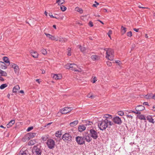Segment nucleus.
Masks as SVG:
<instances>
[{
	"instance_id": "obj_1",
	"label": "nucleus",
	"mask_w": 155,
	"mask_h": 155,
	"mask_svg": "<svg viewBox=\"0 0 155 155\" xmlns=\"http://www.w3.org/2000/svg\"><path fill=\"white\" fill-rule=\"evenodd\" d=\"M98 123V127L101 130H104L108 126H110L114 124L110 120L107 119H102L99 121Z\"/></svg>"
},
{
	"instance_id": "obj_2",
	"label": "nucleus",
	"mask_w": 155,
	"mask_h": 155,
	"mask_svg": "<svg viewBox=\"0 0 155 155\" xmlns=\"http://www.w3.org/2000/svg\"><path fill=\"white\" fill-rule=\"evenodd\" d=\"M104 50L106 51V58L110 61L113 60L114 57L113 50L111 48H107L105 49Z\"/></svg>"
},
{
	"instance_id": "obj_3",
	"label": "nucleus",
	"mask_w": 155,
	"mask_h": 155,
	"mask_svg": "<svg viewBox=\"0 0 155 155\" xmlns=\"http://www.w3.org/2000/svg\"><path fill=\"white\" fill-rule=\"evenodd\" d=\"M77 67V65L74 63H68L64 66V68L66 69H71L76 71H78L76 69Z\"/></svg>"
},
{
	"instance_id": "obj_4",
	"label": "nucleus",
	"mask_w": 155,
	"mask_h": 155,
	"mask_svg": "<svg viewBox=\"0 0 155 155\" xmlns=\"http://www.w3.org/2000/svg\"><path fill=\"white\" fill-rule=\"evenodd\" d=\"M89 134L93 139L96 140L98 137V133L95 130L92 129L90 130Z\"/></svg>"
},
{
	"instance_id": "obj_5",
	"label": "nucleus",
	"mask_w": 155,
	"mask_h": 155,
	"mask_svg": "<svg viewBox=\"0 0 155 155\" xmlns=\"http://www.w3.org/2000/svg\"><path fill=\"white\" fill-rule=\"evenodd\" d=\"M32 152L35 155H41V150L37 146H35L32 149Z\"/></svg>"
},
{
	"instance_id": "obj_6",
	"label": "nucleus",
	"mask_w": 155,
	"mask_h": 155,
	"mask_svg": "<svg viewBox=\"0 0 155 155\" xmlns=\"http://www.w3.org/2000/svg\"><path fill=\"white\" fill-rule=\"evenodd\" d=\"M36 135V133H31L28 134L26 135L22 139V140L23 141H25L26 140H24L25 139L27 140H29L30 139L32 138L35 137Z\"/></svg>"
},
{
	"instance_id": "obj_7",
	"label": "nucleus",
	"mask_w": 155,
	"mask_h": 155,
	"mask_svg": "<svg viewBox=\"0 0 155 155\" xmlns=\"http://www.w3.org/2000/svg\"><path fill=\"white\" fill-rule=\"evenodd\" d=\"M47 144L48 147L50 149H53L54 147V142L52 139H48L47 141Z\"/></svg>"
},
{
	"instance_id": "obj_8",
	"label": "nucleus",
	"mask_w": 155,
	"mask_h": 155,
	"mask_svg": "<svg viewBox=\"0 0 155 155\" xmlns=\"http://www.w3.org/2000/svg\"><path fill=\"white\" fill-rule=\"evenodd\" d=\"M84 139L83 137L78 136L76 138V140L78 144L81 145L85 143Z\"/></svg>"
},
{
	"instance_id": "obj_9",
	"label": "nucleus",
	"mask_w": 155,
	"mask_h": 155,
	"mask_svg": "<svg viewBox=\"0 0 155 155\" xmlns=\"http://www.w3.org/2000/svg\"><path fill=\"white\" fill-rule=\"evenodd\" d=\"M72 110L71 107H65L60 110L61 113L62 114H66L70 112Z\"/></svg>"
},
{
	"instance_id": "obj_10",
	"label": "nucleus",
	"mask_w": 155,
	"mask_h": 155,
	"mask_svg": "<svg viewBox=\"0 0 155 155\" xmlns=\"http://www.w3.org/2000/svg\"><path fill=\"white\" fill-rule=\"evenodd\" d=\"M62 138L65 141H70L71 140L72 137L69 134L65 133L63 136Z\"/></svg>"
},
{
	"instance_id": "obj_11",
	"label": "nucleus",
	"mask_w": 155,
	"mask_h": 155,
	"mask_svg": "<svg viewBox=\"0 0 155 155\" xmlns=\"http://www.w3.org/2000/svg\"><path fill=\"white\" fill-rule=\"evenodd\" d=\"M113 122L116 124L120 125L121 124L122 121L120 118L118 116L114 117L112 119Z\"/></svg>"
},
{
	"instance_id": "obj_12",
	"label": "nucleus",
	"mask_w": 155,
	"mask_h": 155,
	"mask_svg": "<svg viewBox=\"0 0 155 155\" xmlns=\"http://www.w3.org/2000/svg\"><path fill=\"white\" fill-rule=\"evenodd\" d=\"M11 66L14 68V71L15 73H17L18 72V66L16 64L11 63Z\"/></svg>"
},
{
	"instance_id": "obj_13",
	"label": "nucleus",
	"mask_w": 155,
	"mask_h": 155,
	"mask_svg": "<svg viewBox=\"0 0 155 155\" xmlns=\"http://www.w3.org/2000/svg\"><path fill=\"white\" fill-rule=\"evenodd\" d=\"M45 34L48 38H49V39L52 40H56V41L58 40V39H57V38H56L54 36H52L49 34H48L46 33H45Z\"/></svg>"
},
{
	"instance_id": "obj_14",
	"label": "nucleus",
	"mask_w": 155,
	"mask_h": 155,
	"mask_svg": "<svg viewBox=\"0 0 155 155\" xmlns=\"http://www.w3.org/2000/svg\"><path fill=\"white\" fill-rule=\"evenodd\" d=\"M135 109L136 111H142L145 109V107L142 105H139L137 106Z\"/></svg>"
},
{
	"instance_id": "obj_15",
	"label": "nucleus",
	"mask_w": 155,
	"mask_h": 155,
	"mask_svg": "<svg viewBox=\"0 0 155 155\" xmlns=\"http://www.w3.org/2000/svg\"><path fill=\"white\" fill-rule=\"evenodd\" d=\"M86 129V127L84 125H82L78 127V129L79 131L81 132L84 130Z\"/></svg>"
},
{
	"instance_id": "obj_16",
	"label": "nucleus",
	"mask_w": 155,
	"mask_h": 155,
	"mask_svg": "<svg viewBox=\"0 0 155 155\" xmlns=\"http://www.w3.org/2000/svg\"><path fill=\"white\" fill-rule=\"evenodd\" d=\"M15 123V120H11L6 125L7 128H9L12 127Z\"/></svg>"
},
{
	"instance_id": "obj_17",
	"label": "nucleus",
	"mask_w": 155,
	"mask_h": 155,
	"mask_svg": "<svg viewBox=\"0 0 155 155\" xmlns=\"http://www.w3.org/2000/svg\"><path fill=\"white\" fill-rule=\"evenodd\" d=\"M91 58L93 61H96L100 59V57L97 55H93L91 56Z\"/></svg>"
},
{
	"instance_id": "obj_18",
	"label": "nucleus",
	"mask_w": 155,
	"mask_h": 155,
	"mask_svg": "<svg viewBox=\"0 0 155 155\" xmlns=\"http://www.w3.org/2000/svg\"><path fill=\"white\" fill-rule=\"evenodd\" d=\"M53 77L54 79L55 80H58L61 79L62 78V76L60 74H54Z\"/></svg>"
},
{
	"instance_id": "obj_19",
	"label": "nucleus",
	"mask_w": 155,
	"mask_h": 155,
	"mask_svg": "<svg viewBox=\"0 0 155 155\" xmlns=\"http://www.w3.org/2000/svg\"><path fill=\"white\" fill-rule=\"evenodd\" d=\"M31 53L32 56L34 58H37L38 56V54L36 51H32L31 52Z\"/></svg>"
},
{
	"instance_id": "obj_20",
	"label": "nucleus",
	"mask_w": 155,
	"mask_h": 155,
	"mask_svg": "<svg viewBox=\"0 0 155 155\" xmlns=\"http://www.w3.org/2000/svg\"><path fill=\"white\" fill-rule=\"evenodd\" d=\"M0 68L4 69L7 68L4 62L2 61H0Z\"/></svg>"
},
{
	"instance_id": "obj_21",
	"label": "nucleus",
	"mask_w": 155,
	"mask_h": 155,
	"mask_svg": "<svg viewBox=\"0 0 155 155\" xmlns=\"http://www.w3.org/2000/svg\"><path fill=\"white\" fill-rule=\"evenodd\" d=\"M103 117L105 119H107V120H109L110 119H112V115L108 114L104 115Z\"/></svg>"
},
{
	"instance_id": "obj_22",
	"label": "nucleus",
	"mask_w": 155,
	"mask_h": 155,
	"mask_svg": "<svg viewBox=\"0 0 155 155\" xmlns=\"http://www.w3.org/2000/svg\"><path fill=\"white\" fill-rule=\"evenodd\" d=\"M153 94L152 93L148 94L147 95H145L144 98L146 99H153Z\"/></svg>"
},
{
	"instance_id": "obj_23",
	"label": "nucleus",
	"mask_w": 155,
	"mask_h": 155,
	"mask_svg": "<svg viewBox=\"0 0 155 155\" xmlns=\"http://www.w3.org/2000/svg\"><path fill=\"white\" fill-rule=\"evenodd\" d=\"M20 89L19 86L18 85L15 86L13 89V92L14 93L16 92Z\"/></svg>"
},
{
	"instance_id": "obj_24",
	"label": "nucleus",
	"mask_w": 155,
	"mask_h": 155,
	"mask_svg": "<svg viewBox=\"0 0 155 155\" xmlns=\"http://www.w3.org/2000/svg\"><path fill=\"white\" fill-rule=\"evenodd\" d=\"M78 123V120H76L74 121L71 122L70 124L71 126L74 127Z\"/></svg>"
},
{
	"instance_id": "obj_25",
	"label": "nucleus",
	"mask_w": 155,
	"mask_h": 155,
	"mask_svg": "<svg viewBox=\"0 0 155 155\" xmlns=\"http://www.w3.org/2000/svg\"><path fill=\"white\" fill-rule=\"evenodd\" d=\"M84 139V140H86V141L89 142L91 140V138L88 136H86L83 137Z\"/></svg>"
},
{
	"instance_id": "obj_26",
	"label": "nucleus",
	"mask_w": 155,
	"mask_h": 155,
	"mask_svg": "<svg viewBox=\"0 0 155 155\" xmlns=\"http://www.w3.org/2000/svg\"><path fill=\"white\" fill-rule=\"evenodd\" d=\"M7 76L6 72L0 69V76Z\"/></svg>"
},
{
	"instance_id": "obj_27",
	"label": "nucleus",
	"mask_w": 155,
	"mask_h": 155,
	"mask_svg": "<svg viewBox=\"0 0 155 155\" xmlns=\"http://www.w3.org/2000/svg\"><path fill=\"white\" fill-rule=\"evenodd\" d=\"M75 10V11L78 12L80 14H82L83 12L82 9L78 7H76Z\"/></svg>"
},
{
	"instance_id": "obj_28",
	"label": "nucleus",
	"mask_w": 155,
	"mask_h": 155,
	"mask_svg": "<svg viewBox=\"0 0 155 155\" xmlns=\"http://www.w3.org/2000/svg\"><path fill=\"white\" fill-rule=\"evenodd\" d=\"M147 118L149 122L153 124L154 123L153 119L150 116H147Z\"/></svg>"
},
{
	"instance_id": "obj_29",
	"label": "nucleus",
	"mask_w": 155,
	"mask_h": 155,
	"mask_svg": "<svg viewBox=\"0 0 155 155\" xmlns=\"http://www.w3.org/2000/svg\"><path fill=\"white\" fill-rule=\"evenodd\" d=\"M57 39H58V41H59L61 42H65L67 41V39H65V38H64L62 37H60L59 38H57Z\"/></svg>"
},
{
	"instance_id": "obj_30",
	"label": "nucleus",
	"mask_w": 155,
	"mask_h": 155,
	"mask_svg": "<svg viewBox=\"0 0 155 155\" xmlns=\"http://www.w3.org/2000/svg\"><path fill=\"white\" fill-rule=\"evenodd\" d=\"M36 141L35 140H31L28 143V145L29 146L33 145L36 143Z\"/></svg>"
},
{
	"instance_id": "obj_31",
	"label": "nucleus",
	"mask_w": 155,
	"mask_h": 155,
	"mask_svg": "<svg viewBox=\"0 0 155 155\" xmlns=\"http://www.w3.org/2000/svg\"><path fill=\"white\" fill-rule=\"evenodd\" d=\"M137 117L138 118L141 120H146V118L145 116L142 114H140L139 115H137Z\"/></svg>"
},
{
	"instance_id": "obj_32",
	"label": "nucleus",
	"mask_w": 155,
	"mask_h": 155,
	"mask_svg": "<svg viewBox=\"0 0 155 155\" xmlns=\"http://www.w3.org/2000/svg\"><path fill=\"white\" fill-rule=\"evenodd\" d=\"M3 60L5 62V63L8 64H10V61L8 60V59L7 57H4L3 58Z\"/></svg>"
},
{
	"instance_id": "obj_33",
	"label": "nucleus",
	"mask_w": 155,
	"mask_h": 155,
	"mask_svg": "<svg viewBox=\"0 0 155 155\" xmlns=\"http://www.w3.org/2000/svg\"><path fill=\"white\" fill-rule=\"evenodd\" d=\"M64 0H58L56 1V3H58V5H60L64 3Z\"/></svg>"
},
{
	"instance_id": "obj_34",
	"label": "nucleus",
	"mask_w": 155,
	"mask_h": 155,
	"mask_svg": "<svg viewBox=\"0 0 155 155\" xmlns=\"http://www.w3.org/2000/svg\"><path fill=\"white\" fill-rule=\"evenodd\" d=\"M78 47L81 52L83 53H84V51L86 50V48L84 47H82L81 45H78Z\"/></svg>"
},
{
	"instance_id": "obj_35",
	"label": "nucleus",
	"mask_w": 155,
	"mask_h": 155,
	"mask_svg": "<svg viewBox=\"0 0 155 155\" xmlns=\"http://www.w3.org/2000/svg\"><path fill=\"white\" fill-rule=\"evenodd\" d=\"M121 29L122 30V34L123 35L126 32L127 28L122 26L121 28Z\"/></svg>"
},
{
	"instance_id": "obj_36",
	"label": "nucleus",
	"mask_w": 155,
	"mask_h": 155,
	"mask_svg": "<svg viewBox=\"0 0 155 155\" xmlns=\"http://www.w3.org/2000/svg\"><path fill=\"white\" fill-rule=\"evenodd\" d=\"M61 132L59 131H57L55 133V136L58 137H60L61 136Z\"/></svg>"
},
{
	"instance_id": "obj_37",
	"label": "nucleus",
	"mask_w": 155,
	"mask_h": 155,
	"mask_svg": "<svg viewBox=\"0 0 155 155\" xmlns=\"http://www.w3.org/2000/svg\"><path fill=\"white\" fill-rule=\"evenodd\" d=\"M85 122L86 124L85 125L86 126H87L88 125L91 126L93 124L92 122L90 121H85Z\"/></svg>"
},
{
	"instance_id": "obj_38",
	"label": "nucleus",
	"mask_w": 155,
	"mask_h": 155,
	"mask_svg": "<svg viewBox=\"0 0 155 155\" xmlns=\"http://www.w3.org/2000/svg\"><path fill=\"white\" fill-rule=\"evenodd\" d=\"M28 151H25L22 153H20L18 155H28Z\"/></svg>"
},
{
	"instance_id": "obj_39",
	"label": "nucleus",
	"mask_w": 155,
	"mask_h": 155,
	"mask_svg": "<svg viewBox=\"0 0 155 155\" xmlns=\"http://www.w3.org/2000/svg\"><path fill=\"white\" fill-rule=\"evenodd\" d=\"M7 86V85L6 84H3L0 86V89H3L6 87Z\"/></svg>"
},
{
	"instance_id": "obj_40",
	"label": "nucleus",
	"mask_w": 155,
	"mask_h": 155,
	"mask_svg": "<svg viewBox=\"0 0 155 155\" xmlns=\"http://www.w3.org/2000/svg\"><path fill=\"white\" fill-rule=\"evenodd\" d=\"M87 97L91 98V99H93L94 98V97L93 95H92V94L91 93H89L87 95Z\"/></svg>"
},
{
	"instance_id": "obj_41",
	"label": "nucleus",
	"mask_w": 155,
	"mask_h": 155,
	"mask_svg": "<svg viewBox=\"0 0 155 155\" xmlns=\"http://www.w3.org/2000/svg\"><path fill=\"white\" fill-rule=\"evenodd\" d=\"M60 8L61 10L63 12L65 11L67 9L65 6L63 5L61 6L60 7Z\"/></svg>"
},
{
	"instance_id": "obj_42",
	"label": "nucleus",
	"mask_w": 155,
	"mask_h": 155,
	"mask_svg": "<svg viewBox=\"0 0 155 155\" xmlns=\"http://www.w3.org/2000/svg\"><path fill=\"white\" fill-rule=\"evenodd\" d=\"M41 51L42 53L44 55H45L47 54V51L45 49H42Z\"/></svg>"
},
{
	"instance_id": "obj_43",
	"label": "nucleus",
	"mask_w": 155,
	"mask_h": 155,
	"mask_svg": "<svg viewBox=\"0 0 155 155\" xmlns=\"http://www.w3.org/2000/svg\"><path fill=\"white\" fill-rule=\"evenodd\" d=\"M117 114L118 115L122 116L124 114V112L122 111H119L117 112Z\"/></svg>"
},
{
	"instance_id": "obj_44",
	"label": "nucleus",
	"mask_w": 155,
	"mask_h": 155,
	"mask_svg": "<svg viewBox=\"0 0 155 155\" xmlns=\"http://www.w3.org/2000/svg\"><path fill=\"white\" fill-rule=\"evenodd\" d=\"M127 35L128 37H131L132 35V33L131 31H130L127 33Z\"/></svg>"
},
{
	"instance_id": "obj_45",
	"label": "nucleus",
	"mask_w": 155,
	"mask_h": 155,
	"mask_svg": "<svg viewBox=\"0 0 155 155\" xmlns=\"http://www.w3.org/2000/svg\"><path fill=\"white\" fill-rule=\"evenodd\" d=\"M93 81L92 82L93 83H95L97 81V78L96 77H94L93 78Z\"/></svg>"
},
{
	"instance_id": "obj_46",
	"label": "nucleus",
	"mask_w": 155,
	"mask_h": 155,
	"mask_svg": "<svg viewBox=\"0 0 155 155\" xmlns=\"http://www.w3.org/2000/svg\"><path fill=\"white\" fill-rule=\"evenodd\" d=\"M33 129V127L31 126V127H29L28 128V129L27 130V131L28 132L30 131L31 130Z\"/></svg>"
},
{
	"instance_id": "obj_47",
	"label": "nucleus",
	"mask_w": 155,
	"mask_h": 155,
	"mask_svg": "<svg viewBox=\"0 0 155 155\" xmlns=\"http://www.w3.org/2000/svg\"><path fill=\"white\" fill-rule=\"evenodd\" d=\"M89 25L91 27H92L93 26V22L91 21H90L89 22Z\"/></svg>"
},
{
	"instance_id": "obj_48",
	"label": "nucleus",
	"mask_w": 155,
	"mask_h": 155,
	"mask_svg": "<svg viewBox=\"0 0 155 155\" xmlns=\"http://www.w3.org/2000/svg\"><path fill=\"white\" fill-rule=\"evenodd\" d=\"M107 64L109 66H110L112 65V63L110 61H108L107 62Z\"/></svg>"
},
{
	"instance_id": "obj_49",
	"label": "nucleus",
	"mask_w": 155,
	"mask_h": 155,
	"mask_svg": "<svg viewBox=\"0 0 155 155\" xmlns=\"http://www.w3.org/2000/svg\"><path fill=\"white\" fill-rule=\"evenodd\" d=\"M127 118H130L131 119H132L133 117L131 115H127Z\"/></svg>"
},
{
	"instance_id": "obj_50",
	"label": "nucleus",
	"mask_w": 155,
	"mask_h": 155,
	"mask_svg": "<svg viewBox=\"0 0 155 155\" xmlns=\"http://www.w3.org/2000/svg\"><path fill=\"white\" fill-rule=\"evenodd\" d=\"M112 33V31L111 30H110L107 33L108 35H110Z\"/></svg>"
},
{
	"instance_id": "obj_51",
	"label": "nucleus",
	"mask_w": 155,
	"mask_h": 155,
	"mask_svg": "<svg viewBox=\"0 0 155 155\" xmlns=\"http://www.w3.org/2000/svg\"><path fill=\"white\" fill-rule=\"evenodd\" d=\"M141 113L140 111H136V110L135 114H140Z\"/></svg>"
},
{
	"instance_id": "obj_52",
	"label": "nucleus",
	"mask_w": 155,
	"mask_h": 155,
	"mask_svg": "<svg viewBox=\"0 0 155 155\" xmlns=\"http://www.w3.org/2000/svg\"><path fill=\"white\" fill-rule=\"evenodd\" d=\"M1 76H0V80L2 81H4V79Z\"/></svg>"
},
{
	"instance_id": "obj_53",
	"label": "nucleus",
	"mask_w": 155,
	"mask_h": 155,
	"mask_svg": "<svg viewBox=\"0 0 155 155\" xmlns=\"http://www.w3.org/2000/svg\"><path fill=\"white\" fill-rule=\"evenodd\" d=\"M99 3H97V4H94L93 5V6H94V7H97V6L99 5Z\"/></svg>"
},
{
	"instance_id": "obj_54",
	"label": "nucleus",
	"mask_w": 155,
	"mask_h": 155,
	"mask_svg": "<svg viewBox=\"0 0 155 155\" xmlns=\"http://www.w3.org/2000/svg\"><path fill=\"white\" fill-rule=\"evenodd\" d=\"M133 30L135 31L136 32H138V30H139V29H136V28H134L133 29Z\"/></svg>"
},
{
	"instance_id": "obj_55",
	"label": "nucleus",
	"mask_w": 155,
	"mask_h": 155,
	"mask_svg": "<svg viewBox=\"0 0 155 155\" xmlns=\"http://www.w3.org/2000/svg\"><path fill=\"white\" fill-rule=\"evenodd\" d=\"M143 104L145 105H148V103L147 102H144Z\"/></svg>"
},
{
	"instance_id": "obj_56",
	"label": "nucleus",
	"mask_w": 155,
	"mask_h": 155,
	"mask_svg": "<svg viewBox=\"0 0 155 155\" xmlns=\"http://www.w3.org/2000/svg\"><path fill=\"white\" fill-rule=\"evenodd\" d=\"M67 51H68V53L69 52H71V48H68V49H67Z\"/></svg>"
},
{
	"instance_id": "obj_57",
	"label": "nucleus",
	"mask_w": 155,
	"mask_h": 155,
	"mask_svg": "<svg viewBox=\"0 0 155 155\" xmlns=\"http://www.w3.org/2000/svg\"><path fill=\"white\" fill-rule=\"evenodd\" d=\"M103 12H107V10L106 9L104 8L103 9Z\"/></svg>"
},
{
	"instance_id": "obj_58",
	"label": "nucleus",
	"mask_w": 155,
	"mask_h": 155,
	"mask_svg": "<svg viewBox=\"0 0 155 155\" xmlns=\"http://www.w3.org/2000/svg\"><path fill=\"white\" fill-rule=\"evenodd\" d=\"M153 109H152V110L153 111H155V105H154L153 107Z\"/></svg>"
},
{
	"instance_id": "obj_59",
	"label": "nucleus",
	"mask_w": 155,
	"mask_h": 155,
	"mask_svg": "<svg viewBox=\"0 0 155 155\" xmlns=\"http://www.w3.org/2000/svg\"><path fill=\"white\" fill-rule=\"evenodd\" d=\"M49 16H50L51 18H54V16L52 15H50V14H49Z\"/></svg>"
},
{
	"instance_id": "obj_60",
	"label": "nucleus",
	"mask_w": 155,
	"mask_h": 155,
	"mask_svg": "<svg viewBox=\"0 0 155 155\" xmlns=\"http://www.w3.org/2000/svg\"><path fill=\"white\" fill-rule=\"evenodd\" d=\"M120 62V61L119 60H117L116 61H115L116 63L118 64H119V63Z\"/></svg>"
},
{
	"instance_id": "obj_61",
	"label": "nucleus",
	"mask_w": 155,
	"mask_h": 155,
	"mask_svg": "<svg viewBox=\"0 0 155 155\" xmlns=\"http://www.w3.org/2000/svg\"><path fill=\"white\" fill-rule=\"evenodd\" d=\"M42 140H44V141L46 140V138H45V137H42Z\"/></svg>"
},
{
	"instance_id": "obj_62",
	"label": "nucleus",
	"mask_w": 155,
	"mask_h": 155,
	"mask_svg": "<svg viewBox=\"0 0 155 155\" xmlns=\"http://www.w3.org/2000/svg\"><path fill=\"white\" fill-rule=\"evenodd\" d=\"M153 99H155V93L154 94H153Z\"/></svg>"
},
{
	"instance_id": "obj_63",
	"label": "nucleus",
	"mask_w": 155,
	"mask_h": 155,
	"mask_svg": "<svg viewBox=\"0 0 155 155\" xmlns=\"http://www.w3.org/2000/svg\"><path fill=\"white\" fill-rule=\"evenodd\" d=\"M20 92L21 93L23 94V93H24V91L23 90H21L20 91Z\"/></svg>"
},
{
	"instance_id": "obj_64",
	"label": "nucleus",
	"mask_w": 155,
	"mask_h": 155,
	"mask_svg": "<svg viewBox=\"0 0 155 155\" xmlns=\"http://www.w3.org/2000/svg\"><path fill=\"white\" fill-rule=\"evenodd\" d=\"M45 71L44 70H43L42 71V72H41L42 74H44L45 73Z\"/></svg>"
}]
</instances>
